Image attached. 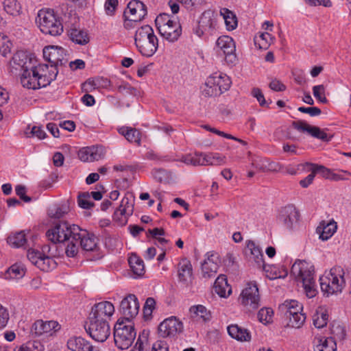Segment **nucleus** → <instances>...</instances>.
Segmentation results:
<instances>
[{"label": "nucleus", "mask_w": 351, "mask_h": 351, "mask_svg": "<svg viewBox=\"0 0 351 351\" xmlns=\"http://www.w3.org/2000/svg\"><path fill=\"white\" fill-rule=\"evenodd\" d=\"M134 42L139 52L144 56H152L158 49V40L150 25H146L137 29Z\"/></svg>", "instance_id": "f03ea898"}, {"label": "nucleus", "mask_w": 351, "mask_h": 351, "mask_svg": "<svg viewBox=\"0 0 351 351\" xmlns=\"http://www.w3.org/2000/svg\"><path fill=\"white\" fill-rule=\"evenodd\" d=\"M314 351H336L337 344L332 337L317 336L314 338Z\"/></svg>", "instance_id": "bb28decb"}, {"label": "nucleus", "mask_w": 351, "mask_h": 351, "mask_svg": "<svg viewBox=\"0 0 351 351\" xmlns=\"http://www.w3.org/2000/svg\"><path fill=\"white\" fill-rule=\"evenodd\" d=\"M219 258L217 253L208 252L206 254V258L202 263V273L204 278L214 276L218 271Z\"/></svg>", "instance_id": "aec40b11"}, {"label": "nucleus", "mask_w": 351, "mask_h": 351, "mask_svg": "<svg viewBox=\"0 0 351 351\" xmlns=\"http://www.w3.org/2000/svg\"><path fill=\"white\" fill-rule=\"evenodd\" d=\"M139 307V302L135 295L129 294L124 298L120 304L121 313L124 316L123 320L130 323L138 315Z\"/></svg>", "instance_id": "dca6fc26"}, {"label": "nucleus", "mask_w": 351, "mask_h": 351, "mask_svg": "<svg viewBox=\"0 0 351 351\" xmlns=\"http://www.w3.org/2000/svg\"><path fill=\"white\" fill-rule=\"evenodd\" d=\"M75 245H78L86 252H98L99 251V239L94 234L80 228L75 237Z\"/></svg>", "instance_id": "f8f14e48"}, {"label": "nucleus", "mask_w": 351, "mask_h": 351, "mask_svg": "<svg viewBox=\"0 0 351 351\" xmlns=\"http://www.w3.org/2000/svg\"><path fill=\"white\" fill-rule=\"evenodd\" d=\"M69 36L73 43L81 45L87 44L90 40L88 33L80 29H71Z\"/></svg>", "instance_id": "c9c22d12"}, {"label": "nucleus", "mask_w": 351, "mask_h": 351, "mask_svg": "<svg viewBox=\"0 0 351 351\" xmlns=\"http://www.w3.org/2000/svg\"><path fill=\"white\" fill-rule=\"evenodd\" d=\"M299 166H306V171L313 172L315 176L316 174H319L324 178H329L331 174L330 169L323 165L305 162L303 164H299Z\"/></svg>", "instance_id": "58836bf2"}, {"label": "nucleus", "mask_w": 351, "mask_h": 351, "mask_svg": "<svg viewBox=\"0 0 351 351\" xmlns=\"http://www.w3.org/2000/svg\"><path fill=\"white\" fill-rule=\"evenodd\" d=\"M128 11H125L124 16L129 21H141L147 15V8L145 5L138 1L132 0L128 4Z\"/></svg>", "instance_id": "412c9836"}, {"label": "nucleus", "mask_w": 351, "mask_h": 351, "mask_svg": "<svg viewBox=\"0 0 351 351\" xmlns=\"http://www.w3.org/2000/svg\"><path fill=\"white\" fill-rule=\"evenodd\" d=\"M229 335L239 341H250L251 340L250 332L237 324H232L227 328Z\"/></svg>", "instance_id": "c85d7f7f"}, {"label": "nucleus", "mask_w": 351, "mask_h": 351, "mask_svg": "<svg viewBox=\"0 0 351 351\" xmlns=\"http://www.w3.org/2000/svg\"><path fill=\"white\" fill-rule=\"evenodd\" d=\"M303 306L302 304L297 300H286L284 303L279 305L278 310L284 317H288L293 315V312L298 313L302 311Z\"/></svg>", "instance_id": "7c9ffc66"}, {"label": "nucleus", "mask_w": 351, "mask_h": 351, "mask_svg": "<svg viewBox=\"0 0 351 351\" xmlns=\"http://www.w3.org/2000/svg\"><path fill=\"white\" fill-rule=\"evenodd\" d=\"M217 26V15L210 10H206L202 14L198 22L195 34L199 37L204 34L213 35Z\"/></svg>", "instance_id": "6e6552de"}, {"label": "nucleus", "mask_w": 351, "mask_h": 351, "mask_svg": "<svg viewBox=\"0 0 351 351\" xmlns=\"http://www.w3.org/2000/svg\"><path fill=\"white\" fill-rule=\"evenodd\" d=\"M189 311L193 317H199L204 322H208L211 319L210 312L203 305L192 306Z\"/></svg>", "instance_id": "a19ab883"}, {"label": "nucleus", "mask_w": 351, "mask_h": 351, "mask_svg": "<svg viewBox=\"0 0 351 351\" xmlns=\"http://www.w3.org/2000/svg\"><path fill=\"white\" fill-rule=\"evenodd\" d=\"M272 36L267 32L261 33L254 38V43L259 49H267L272 40Z\"/></svg>", "instance_id": "8fccbe9b"}, {"label": "nucleus", "mask_w": 351, "mask_h": 351, "mask_svg": "<svg viewBox=\"0 0 351 351\" xmlns=\"http://www.w3.org/2000/svg\"><path fill=\"white\" fill-rule=\"evenodd\" d=\"M183 330L182 322L176 317H171L165 319L158 326V335L160 337H172L180 333Z\"/></svg>", "instance_id": "2eb2a0df"}, {"label": "nucleus", "mask_w": 351, "mask_h": 351, "mask_svg": "<svg viewBox=\"0 0 351 351\" xmlns=\"http://www.w3.org/2000/svg\"><path fill=\"white\" fill-rule=\"evenodd\" d=\"M48 69V66L47 64L43 65H35V69H27L22 72L21 75V83L22 86L28 89H38L39 88V83H38L37 77L38 75V70L43 69V71H45Z\"/></svg>", "instance_id": "f3484780"}, {"label": "nucleus", "mask_w": 351, "mask_h": 351, "mask_svg": "<svg viewBox=\"0 0 351 351\" xmlns=\"http://www.w3.org/2000/svg\"><path fill=\"white\" fill-rule=\"evenodd\" d=\"M216 45L223 52L228 62L234 64L237 62L236 45L232 38L228 36H219Z\"/></svg>", "instance_id": "6ab92c4d"}, {"label": "nucleus", "mask_w": 351, "mask_h": 351, "mask_svg": "<svg viewBox=\"0 0 351 351\" xmlns=\"http://www.w3.org/2000/svg\"><path fill=\"white\" fill-rule=\"evenodd\" d=\"M67 213L65 208H62L58 205H53L48 209V215L51 218L60 219Z\"/></svg>", "instance_id": "13d9d810"}, {"label": "nucleus", "mask_w": 351, "mask_h": 351, "mask_svg": "<svg viewBox=\"0 0 351 351\" xmlns=\"http://www.w3.org/2000/svg\"><path fill=\"white\" fill-rule=\"evenodd\" d=\"M44 71H43V69L38 70L36 82L39 83V88L46 87L47 85H49L52 81L56 80L58 73V70H56V69L53 71V76H47L46 74H43Z\"/></svg>", "instance_id": "49530a36"}, {"label": "nucleus", "mask_w": 351, "mask_h": 351, "mask_svg": "<svg viewBox=\"0 0 351 351\" xmlns=\"http://www.w3.org/2000/svg\"><path fill=\"white\" fill-rule=\"evenodd\" d=\"M128 214L123 213L121 209L117 208L113 214V219L119 226H123L128 222Z\"/></svg>", "instance_id": "680f3d73"}, {"label": "nucleus", "mask_w": 351, "mask_h": 351, "mask_svg": "<svg viewBox=\"0 0 351 351\" xmlns=\"http://www.w3.org/2000/svg\"><path fill=\"white\" fill-rule=\"evenodd\" d=\"M299 219L300 213L292 204L282 208L278 217V222L289 230H292L297 226Z\"/></svg>", "instance_id": "1a4fd4ad"}, {"label": "nucleus", "mask_w": 351, "mask_h": 351, "mask_svg": "<svg viewBox=\"0 0 351 351\" xmlns=\"http://www.w3.org/2000/svg\"><path fill=\"white\" fill-rule=\"evenodd\" d=\"M43 57L45 60L56 66H64L67 62L66 50L56 45L46 46L43 49Z\"/></svg>", "instance_id": "ddd939ff"}, {"label": "nucleus", "mask_w": 351, "mask_h": 351, "mask_svg": "<svg viewBox=\"0 0 351 351\" xmlns=\"http://www.w3.org/2000/svg\"><path fill=\"white\" fill-rule=\"evenodd\" d=\"M205 165H221L226 162V157L218 153L204 154Z\"/></svg>", "instance_id": "a18cd8bd"}, {"label": "nucleus", "mask_w": 351, "mask_h": 351, "mask_svg": "<svg viewBox=\"0 0 351 351\" xmlns=\"http://www.w3.org/2000/svg\"><path fill=\"white\" fill-rule=\"evenodd\" d=\"M9 318L8 310L0 304V330L6 326Z\"/></svg>", "instance_id": "e2e57ef3"}, {"label": "nucleus", "mask_w": 351, "mask_h": 351, "mask_svg": "<svg viewBox=\"0 0 351 351\" xmlns=\"http://www.w3.org/2000/svg\"><path fill=\"white\" fill-rule=\"evenodd\" d=\"M118 91L123 95H132L135 90V88L132 87L128 82H122L121 84L117 86Z\"/></svg>", "instance_id": "338daca9"}, {"label": "nucleus", "mask_w": 351, "mask_h": 351, "mask_svg": "<svg viewBox=\"0 0 351 351\" xmlns=\"http://www.w3.org/2000/svg\"><path fill=\"white\" fill-rule=\"evenodd\" d=\"M273 313L270 308H261L257 314L259 322L265 324L269 323L271 321Z\"/></svg>", "instance_id": "4d7b16f0"}, {"label": "nucleus", "mask_w": 351, "mask_h": 351, "mask_svg": "<svg viewBox=\"0 0 351 351\" xmlns=\"http://www.w3.org/2000/svg\"><path fill=\"white\" fill-rule=\"evenodd\" d=\"M291 274L298 282H302L314 277L313 266L305 261L298 260L292 265Z\"/></svg>", "instance_id": "a211bd4d"}, {"label": "nucleus", "mask_w": 351, "mask_h": 351, "mask_svg": "<svg viewBox=\"0 0 351 351\" xmlns=\"http://www.w3.org/2000/svg\"><path fill=\"white\" fill-rule=\"evenodd\" d=\"M136 331L132 322L128 323L123 319H118L114 327V340L120 350H126L132 344Z\"/></svg>", "instance_id": "39448f33"}, {"label": "nucleus", "mask_w": 351, "mask_h": 351, "mask_svg": "<svg viewBox=\"0 0 351 351\" xmlns=\"http://www.w3.org/2000/svg\"><path fill=\"white\" fill-rule=\"evenodd\" d=\"M158 30L165 39L171 43L178 40L182 34V27L178 21L159 28Z\"/></svg>", "instance_id": "393cba45"}, {"label": "nucleus", "mask_w": 351, "mask_h": 351, "mask_svg": "<svg viewBox=\"0 0 351 351\" xmlns=\"http://www.w3.org/2000/svg\"><path fill=\"white\" fill-rule=\"evenodd\" d=\"M214 290L222 298H226L231 293L232 289L229 286L225 275H220L217 278L214 283Z\"/></svg>", "instance_id": "473e14b6"}, {"label": "nucleus", "mask_w": 351, "mask_h": 351, "mask_svg": "<svg viewBox=\"0 0 351 351\" xmlns=\"http://www.w3.org/2000/svg\"><path fill=\"white\" fill-rule=\"evenodd\" d=\"M104 154L102 146H92L81 149L78 152V157L83 162H93L101 159Z\"/></svg>", "instance_id": "5701e85b"}, {"label": "nucleus", "mask_w": 351, "mask_h": 351, "mask_svg": "<svg viewBox=\"0 0 351 351\" xmlns=\"http://www.w3.org/2000/svg\"><path fill=\"white\" fill-rule=\"evenodd\" d=\"M36 23L40 30L45 34L57 36L61 35L64 31L61 17L49 8L39 10Z\"/></svg>", "instance_id": "7ed1b4c3"}, {"label": "nucleus", "mask_w": 351, "mask_h": 351, "mask_svg": "<svg viewBox=\"0 0 351 351\" xmlns=\"http://www.w3.org/2000/svg\"><path fill=\"white\" fill-rule=\"evenodd\" d=\"M156 301L153 298H148L143 306V314L146 319L151 317L153 310L155 308Z\"/></svg>", "instance_id": "052dcab7"}, {"label": "nucleus", "mask_w": 351, "mask_h": 351, "mask_svg": "<svg viewBox=\"0 0 351 351\" xmlns=\"http://www.w3.org/2000/svg\"><path fill=\"white\" fill-rule=\"evenodd\" d=\"M26 273V268L22 263H15L10 266L4 274L6 280H19L22 278Z\"/></svg>", "instance_id": "72a5a7b5"}, {"label": "nucleus", "mask_w": 351, "mask_h": 351, "mask_svg": "<svg viewBox=\"0 0 351 351\" xmlns=\"http://www.w3.org/2000/svg\"><path fill=\"white\" fill-rule=\"evenodd\" d=\"M114 312V305L108 301L95 304L91 308L88 320L108 322Z\"/></svg>", "instance_id": "9d476101"}, {"label": "nucleus", "mask_w": 351, "mask_h": 351, "mask_svg": "<svg viewBox=\"0 0 351 351\" xmlns=\"http://www.w3.org/2000/svg\"><path fill=\"white\" fill-rule=\"evenodd\" d=\"M85 329L92 339L99 342L105 341L110 334L109 323L105 322L89 320Z\"/></svg>", "instance_id": "4468645a"}, {"label": "nucleus", "mask_w": 351, "mask_h": 351, "mask_svg": "<svg viewBox=\"0 0 351 351\" xmlns=\"http://www.w3.org/2000/svg\"><path fill=\"white\" fill-rule=\"evenodd\" d=\"M66 346L71 351H95L90 341L81 337H72L67 341Z\"/></svg>", "instance_id": "a878e982"}, {"label": "nucleus", "mask_w": 351, "mask_h": 351, "mask_svg": "<svg viewBox=\"0 0 351 351\" xmlns=\"http://www.w3.org/2000/svg\"><path fill=\"white\" fill-rule=\"evenodd\" d=\"M210 84L215 85L221 94L227 91L231 86L232 82L230 78L223 73H215L210 76Z\"/></svg>", "instance_id": "c756f323"}, {"label": "nucleus", "mask_w": 351, "mask_h": 351, "mask_svg": "<svg viewBox=\"0 0 351 351\" xmlns=\"http://www.w3.org/2000/svg\"><path fill=\"white\" fill-rule=\"evenodd\" d=\"M119 133L123 135L128 141L140 144V132L136 129L127 127L121 128L119 129Z\"/></svg>", "instance_id": "79ce46f5"}, {"label": "nucleus", "mask_w": 351, "mask_h": 351, "mask_svg": "<svg viewBox=\"0 0 351 351\" xmlns=\"http://www.w3.org/2000/svg\"><path fill=\"white\" fill-rule=\"evenodd\" d=\"M147 341V338L144 333L139 335L134 348L130 351H143L144 343Z\"/></svg>", "instance_id": "774afa93"}, {"label": "nucleus", "mask_w": 351, "mask_h": 351, "mask_svg": "<svg viewBox=\"0 0 351 351\" xmlns=\"http://www.w3.org/2000/svg\"><path fill=\"white\" fill-rule=\"evenodd\" d=\"M50 251L51 247L45 245L43 247V252H48L49 255H45L38 250L30 249L27 251V256L29 261L40 270L48 271L55 268L56 265L55 261L50 256L53 255Z\"/></svg>", "instance_id": "423d86ee"}, {"label": "nucleus", "mask_w": 351, "mask_h": 351, "mask_svg": "<svg viewBox=\"0 0 351 351\" xmlns=\"http://www.w3.org/2000/svg\"><path fill=\"white\" fill-rule=\"evenodd\" d=\"M293 127L299 132H306L311 136L323 141H329L331 137L328 138V134L319 127L313 126L304 121H297L292 123Z\"/></svg>", "instance_id": "4be33fe9"}, {"label": "nucleus", "mask_w": 351, "mask_h": 351, "mask_svg": "<svg viewBox=\"0 0 351 351\" xmlns=\"http://www.w3.org/2000/svg\"><path fill=\"white\" fill-rule=\"evenodd\" d=\"M210 76L207 78L202 89V95L206 97H217L221 95V91L215 85L210 84Z\"/></svg>", "instance_id": "09e8293b"}, {"label": "nucleus", "mask_w": 351, "mask_h": 351, "mask_svg": "<svg viewBox=\"0 0 351 351\" xmlns=\"http://www.w3.org/2000/svg\"><path fill=\"white\" fill-rule=\"evenodd\" d=\"M337 228V225L334 220L328 222L322 221L317 228V232L319 234V239L326 241L334 234Z\"/></svg>", "instance_id": "2f4dec72"}, {"label": "nucleus", "mask_w": 351, "mask_h": 351, "mask_svg": "<svg viewBox=\"0 0 351 351\" xmlns=\"http://www.w3.org/2000/svg\"><path fill=\"white\" fill-rule=\"evenodd\" d=\"M299 112L308 114L311 117H316L319 116L322 111L317 107H304L301 106L298 108Z\"/></svg>", "instance_id": "69168bd1"}, {"label": "nucleus", "mask_w": 351, "mask_h": 351, "mask_svg": "<svg viewBox=\"0 0 351 351\" xmlns=\"http://www.w3.org/2000/svg\"><path fill=\"white\" fill-rule=\"evenodd\" d=\"M328 319V314L327 311L323 308L317 310L313 316V324L317 328H322L326 326Z\"/></svg>", "instance_id": "37998d69"}, {"label": "nucleus", "mask_w": 351, "mask_h": 351, "mask_svg": "<svg viewBox=\"0 0 351 351\" xmlns=\"http://www.w3.org/2000/svg\"><path fill=\"white\" fill-rule=\"evenodd\" d=\"M3 8L5 11L10 15H16L21 8L16 0H4Z\"/></svg>", "instance_id": "6e6d98bb"}, {"label": "nucleus", "mask_w": 351, "mask_h": 351, "mask_svg": "<svg viewBox=\"0 0 351 351\" xmlns=\"http://www.w3.org/2000/svg\"><path fill=\"white\" fill-rule=\"evenodd\" d=\"M319 282L324 295L329 296L341 293L345 286L344 271L339 266L334 267L329 273L320 277Z\"/></svg>", "instance_id": "20e7f679"}, {"label": "nucleus", "mask_w": 351, "mask_h": 351, "mask_svg": "<svg viewBox=\"0 0 351 351\" xmlns=\"http://www.w3.org/2000/svg\"><path fill=\"white\" fill-rule=\"evenodd\" d=\"M178 280L183 284H187L189 279L193 274V267L191 261L184 258L178 265Z\"/></svg>", "instance_id": "cd10ccee"}, {"label": "nucleus", "mask_w": 351, "mask_h": 351, "mask_svg": "<svg viewBox=\"0 0 351 351\" xmlns=\"http://www.w3.org/2000/svg\"><path fill=\"white\" fill-rule=\"evenodd\" d=\"M220 14L223 16L226 27L228 30H233L237 26V19L235 14L228 8H221Z\"/></svg>", "instance_id": "ea45409f"}, {"label": "nucleus", "mask_w": 351, "mask_h": 351, "mask_svg": "<svg viewBox=\"0 0 351 351\" xmlns=\"http://www.w3.org/2000/svg\"><path fill=\"white\" fill-rule=\"evenodd\" d=\"M90 195L88 192H84L79 194L77 203L80 207L84 209H90L95 206L93 202L90 200Z\"/></svg>", "instance_id": "5fc2aeb1"}, {"label": "nucleus", "mask_w": 351, "mask_h": 351, "mask_svg": "<svg viewBox=\"0 0 351 351\" xmlns=\"http://www.w3.org/2000/svg\"><path fill=\"white\" fill-rule=\"evenodd\" d=\"M36 61L26 52L19 51L15 53L10 62V71L15 75L18 71L23 72L27 69H35Z\"/></svg>", "instance_id": "9b49d317"}, {"label": "nucleus", "mask_w": 351, "mask_h": 351, "mask_svg": "<svg viewBox=\"0 0 351 351\" xmlns=\"http://www.w3.org/2000/svg\"><path fill=\"white\" fill-rule=\"evenodd\" d=\"M177 22L176 18L166 13L160 14L155 19V24L157 29Z\"/></svg>", "instance_id": "de8ad7c7"}, {"label": "nucleus", "mask_w": 351, "mask_h": 351, "mask_svg": "<svg viewBox=\"0 0 351 351\" xmlns=\"http://www.w3.org/2000/svg\"><path fill=\"white\" fill-rule=\"evenodd\" d=\"M180 160L187 165H205L204 153L202 152H195L194 154L184 155Z\"/></svg>", "instance_id": "e433bc0d"}, {"label": "nucleus", "mask_w": 351, "mask_h": 351, "mask_svg": "<svg viewBox=\"0 0 351 351\" xmlns=\"http://www.w3.org/2000/svg\"><path fill=\"white\" fill-rule=\"evenodd\" d=\"M314 97L322 104H326L328 99L325 95V86L323 84L316 85L313 87Z\"/></svg>", "instance_id": "bf43d9fd"}, {"label": "nucleus", "mask_w": 351, "mask_h": 351, "mask_svg": "<svg viewBox=\"0 0 351 351\" xmlns=\"http://www.w3.org/2000/svg\"><path fill=\"white\" fill-rule=\"evenodd\" d=\"M247 247L250 250L251 254L253 256L255 263L258 267H263L265 269V265L263 260V254L259 246L256 245L253 241H248Z\"/></svg>", "instance_id": "f704fd0d"}, {"label": "nucleus", "mask_w": 351, "mask_h": 351, "mask_svg": "<svg viewBox=\"0 0 351 351\" xmlns=\"http://www.w3.org/2000/svg\"><path fill=\"white\" fill-rule=\"evenodd\" d=\"M131 270L136 276H141L145 273L143 261L136 255L131 256L128 259Z\"/></svg>", "instance_id": "4c0bfd02"}, {"label": "nucleus", "mask_w": 351, "mask_h": 351, "mask_svg": "<svg viewBox=\"0 0 351 351\" xmlns=\"http://www.w3.org/2000/svg\"><path fill=\"white\" fill-rule=\"evenodd\" d=\"M134 197L131 193H127L122 199L120 206L118 208L121 209L123 213H126L128 215H131L134 211Z\"/></svg>", "instance_id": "c03bdc74"}, {"label": "nucleus", "mask_w": 351, "mask_h": 351, "mask_svg": "<svg viewBox=\"0 0 351 351\" xmlns=\"http://www.w3.org/2000/svg\"><path fill=\"white\" fill-rule=\"evenodd\" d=\"M303 288L308 298H312L315 296L317 293L315 280L314 277L312 278H308L302 281Z\"/></svg>", "instance_id": "603ef678"}, {"label": "nucleus", "mask_w": 351, "mask_h": 351, "mask_svg": "<svg viewBox=\"0 0 351 351\" xmlns=\"http://www.w3.org/2000/svg\"><path fill=\"white\" fill-rule=\"evenodd\" d=\"M8 243L12 245L14 247H20L23 246L26 243V238L24 232L21 231L15 233L12 236H10L8 238Z\"/></svg>", "instance_id": "864d4df0"}, {"label": "nucleus", "mask_w": 351, "mask_h": 351, "mask_svg": "<svg viewBox=\"0 0 351 351\" xmlns=\"http://www.w3.org/2000/svg\"><path fill=\"white\" fill-rule=\"evenodd\" d=\"M241 304L248 311H254L260 306V295L257 285L253 282L247 284L239 298Z\"/></svg>", "instance_id": "0eeeda50"}, {"label": "nucleus", "mask_w": 351, "mask_h": 351, "mask_svg": "<svg viewBox=\"0 0 351 351\" xmlns=\"http://www.w3.org/2000/svg\"><path fill=\"white\" fill-rule=\"evenodd\" d=\"M252 95L254 97H255L257 99L261 106H267L268 107L264 95L263 94L262 90L260 88H254L252 90Z\"/></svg>", "instance_id": "0e129e2a"}, {"label": "nucleus", "mask_w": 351, "mask_h": 351, "mask_svg": "<svg viewBox=\"0 0 351 351\" xmlns=\"http://www.w3.org/2000/svg\"><path fill=\"white\" fill-rule=\"evenodd\" d=\"M286 319H289V322L287 325L292 328H300L301 327L306 319V316L302 312L296 313L293 312V315L291 317H286Z\"/></svg>", "instance_id": "3c124183"}, {"label": "nucleus", "mask_w": 351, "mask_h": 351, "mask_svg": "<svg viewBox=\"0 0 351 351\" xmlns=\"http://www.w3.org/2000/svg\"><path fill=\"white\" fill-rule=\"evenodd\" d=\"M58 326V322L55 321L37 320L33 324L31 332L36 337L42 335H51Z\"/></svg>", "instance_id": "b1692460"}, {"label": "nucleus", "mask_w": 351, "mask_h": 351, "mask_svg": "<svg viewBox=\"0 0 351 351\" xmlns=\"http://www.w3.org/2000/svg\"><path fill=\"white\" fill-rule=\"evenodd\" d=\"M80 228L75 224H70L65 221H59L46 232L48 240L53 244L63 243L66 245L65 254L68 257H75L78 254V245H75V237L80 232Z\"/></svg>", "instance_id": "f257e3e1"}]
</instances>
